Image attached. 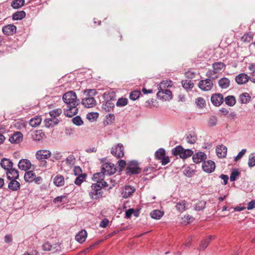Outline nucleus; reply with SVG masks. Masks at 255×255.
I'll return each mask as SVG.
<instances>
[{
	"label": "nucleus",
	"mask_w": 255,
	"mask_h": 255,
	"mask_svg": "<svg viewBox=\"0 0 255 255\" xmlns=\"http://www.w3.org/2000/svg\"><path fill=\"white\" fill-rule=\"evenodd\" d=\"M62 99L66 106L64 109V115L68 117H72L76 115L78 112L77 106L79 103L76 93L73 91L66 92L63 95Z\"/></svg>",
	"instance_id": "f257e3e1"
},
{
	"label": "nucleus",
	"mask_w": 255,
	"mask_h": 255,
	"mask_svg": "<svg viewBox=\"0 0 255 255\" xmlns=\"http://www.w3.org/2000/svg\"><path fill=\"white\" fill-rule=\"evenodd\" d=\"M172 154L174 156L179 155L181 158L186 159L193 154L191 149H184L182 146L178 145L172 149Z\"/></svg>",
	"instance_id": "f03ea898"
},
{
	"label": "nucleus",
	"mask_w": 255,
	"mask_h": 255,
	"mask_svg": "<svg viewBox=\"0 0 255 255\" xmlns=\"http://www.w3.org/2000/svg\"><path fill=\"white\" fill-rule=\"evenodd\" d=\"M103 192L98 183L93 184L89 191V196L93 199H97L102 197Z\"/></svg>",
	"instance_id": "7ed1b4c3"
},
{
	"label": "nucleus",
	"mask_w": 255,
	"mask_h": 255,
	"mask_svg": "<svg viewBox=\"0 0 255 255\" xmlns=\"http://www.w3.org/2000/svg\"><path fill=\"white\" fill-rule=\"evenodd\" d=\"M101 169L105 175H111L116 173L117 169L114 164L106 162L102 164Z\"/></svg>",
	"instance_id": "20e7f679"
},
{
	"label": "nucleus",
	"mask_w": 255,
	"mask_h": 255,
	"mask_svg": "<svg viewBox=\"0 0 255 255\" xmlns=\"http://www.w3.org/2000/svg\"><path fill=\"white\" fill-rule=\"evenodd\" d=\"M141 169L138 163L136 161H130L127 168V172L128 174H138L140 172Z\"/></svg>",
	"instance_id": "39448f33"
},
{
	"label": "nucleus",
	"mask_w": 255,
	"mask_h": 255,
	"mask_svg": "<svg viewBox=\"0 0 255 255\" xmlns=\"http://www.w3.org/2000/svg\"><path fill=\"white\" fill-rule=\"evenodd\" d=\"M213 86V82L211 79L201 80L198 83V87L202 91H208L212 89Z\"/></svg>",
	"instance_id": "423d86ee"
},
{
	"label": "nucleus",
	"mask_w": 255,
	"mask_h": 255,
	"mask_svg": "<svg viewBox=\"0 0 255 255\" xmlns=\"http://www.w3.org/2000/svg\"><path fill=\"white\" fill-rule=\"evenodd\" d=\"M111 153L115 156L118 158H121L124 156V146L122 144L119 143L111 149Z\"/></svg>",
	"instance_id": "0eeeda50"
},
{
	"label": "nucleus",
	"mask_w": 255,
	"mask_h": 255,
	"mask_svg": "<svg viewBox=\"0 0 255 255\" xmlns=\"http://www.w3.org/2000/svg\"><path fill=\"white\" fill-rule=\"evenodd\" d=\"M157 98L165 101L171 100L172 98L171 92L167 89L158 91L157 93Z\"/></svg>",
	"instance_id": "6e6552de"
},
{
	"label": "nucleus",
	"mask_w": 255,
	"mask_h": 255,
	"mask_svg": "<svg viewBox=\"0 0 255 255\" xmlns=\"http://www.w3.org/2000/svg\"><path fill=\"white\" fill-rule=\"evenodd\" d=\"M215 167L214 162L212 160L204 161L202 163V168L203 170L207 173H211L214 171Z\"/></svg>",
	"instance_id": "1a4fd4ad"
},
{
	"label": "nucleus",
	"mask_w": 255,
	"mask_h": 255,
	"mask_svg": "<svg viewBox=\"0 0 255 255\" xmlns=\"http://www.w3.org/2000/svg\"><path fill=\"white\" fill-rule=\"evenodd\" d=\"M51 155V152L48 150H39L36 152V157L38 160L49 158Z\"/></svg>",
	"instance_id": "9d476101"
},
{
	"label": "nucleus",
	"mask_w": 255,
	"mask_h": 255,
	"mask_svg": "<svg viewBox=\"0 0 255 255\" xmlns=\"http://www.w3.org/2000/svg\"><path fill=\"white\" fill-rule=\"evenodd\" d=\"M211 100L214 106H219L223 103L224 98L222 94H215L212 96Z\"/></svg>",
	"instance_id": "9b49d317"
},
{
	"label": "nucleus",
	"mask_w": 255,
	"mask_h": 255,
	"mask_svg": "<svg viewBox=\"0 0 255 255\" xmlns=\"http://www.w3.org/2000/svg\"><path fill=\"white\" fill-rule=\"evenodd\" d=\"M2 32L7 35H11L16 33V27L13 24H7L2 29Z\"/></svg>",
	"instance_id": "f8f14e48"
},
{
	"label": "nucleus",
	"mask_w": 255,
	"mask_h": 255,
	"mask_svg": "<svg viewBox=\"0 0 255 255\" xmlns=\"http://www.w3.org/2000/svg\"><path fill=\"white\" fill-rule=\"evenodd\" d=\"M250 77L245 73H241L236 76L235 80L239 85H243L247 83Z\"/></svg>",
	"instance_id": "ddd939ff"
},
{
	"label": "nucleus",
	"mask_w": 255,
	"mask_h": 255,
	"mask_svg": "<svg viewBox=\"0 0 255 255\" xmlns=\"http://www.w3.org/2000/svg\"><path fill=\"white\" fill-rule=\"evenodd\" d=\"M31 163L29 160L27 159H21L19 160L18 167L20 169L26 171L30 168Z\"/></svg>",
	"instance_id": "4468645a"
},
{
	"label": "nucleus",
	"mask_w": 255,
	"mask_h": 255,
	"mask_svg": "<svg viewBox=\"0 0 255 255\" xmlns=\"http://www.w3.org/2000/svg\"><path fill=\"white\" fill-rule=\"evenodd\" d=\"M135 191V189L131 186L126 185L123 189L122 195L124 198L130 197Z\"/></svg>",
	"instance_id": "2eb2a0df"
},
{
	"label": "nucleus",
	"mask_w": 255,
	"mask_h": 255,
	"mask_svg": "<svg viewBox=\"0 0 255 255\" xmlns=\"http://www.w3.org/2000/svg\"><path fill=\"white\" fill-rule=\"evenodd\" d=\"M192 155L193 160L194 162L196 163H201L207 158L206 154L204 152L201 151L198 152Z\"/></svg>",
	"instance_id": "dca6fc26"
},
{
	"label": "nucleus",
	"mask_w": 255,
	"mask_h": 255,
	"mask_svg": "<svg viewBox=\"0 0 255 255\" xmlns=\"http://www.w3.org/2000/svg\"><path fill=\"white\" fill-rule=\"evenodd\" d=\"M22 134L20 132L17 131L9 137V141L12 143H18L22 141Z\"/></svg>",
	"instance_id": "f3484780"
},
{
	"label": "nucleus",
	"mask_w": 255,
	"mask_h": 255,
	"mask_svg": "<svg viewBox=\"0 0 255 255\" xmlns=\"http://www.w3.org/2000/svg\"><path fill=\"white\" fill-rule=\"evenodd\" d=\"M82 104L87 108H92L96 104V101L93 97H87L83 99L82 101Z\"/></svg>",
	"instance_id": "a211bd4d"
},
{
	"label": "nucleus",
	"mask_w": 255,
	"mask_h": 255,
	"mask_svg": "<svg viewBox=\"0 0 255 255\" xmlns=\"http://www.w3.org/2000/svg\"><path fill=\"white\" fill-rule=\"evenodd\" d=\"M6 174L8 179H16L19 177L18 171L12 167L6 171Z\"/></svg>",
	"instance_id": "6ab92c4d"
},
{
	"label": "nucleus",
	"mask_w": 255,
	"mask_h": 255,
	"mask_svg": "<svg viewBox=\"0 0 255 255\" xmlns=\"http://www.w3.org/2000/svg\"><path fill=\"white\" fill-rule=\"evenodd\" d=\"M0 165L3 169L6 171L12 168L13 164L12 161L9 159L3 158L1 159Z\"/></svg>",
	"instance_id": "aec40b11"
},
{
	"label": "nucleus",
	"mask_w": 255,
	"mask_h": 255,
	"mask_svg": "<svg viewBox=\"0 0 255 255\" xmlns=\"http://www.w3.org/2000/svg\"><path fill=\"white\" fill-rule=\"evenodd\" d=\"M59 120L56 118H47L44 120L45 126L47 128L52 127L58 123Z\"/></svg>",
	"instance_id": "412c9836"
},
{
	"label": "nucleus",
	"mask_w": 255,
	"mask_h": 255,
	"mask_svg": "<svg viewBox=\"0 0 255 255\" xmlns=\"http://www.w3.org/2000/svg\"><path fill=\"white\" fill-rule=\"evenodd\" d=\"M216 150L217 156L220 158L225 157L227 154V148L223 145L217 146Z\"/></svg>",
	"instance_id": "4be33fe9"
},
{
	"label": "nucleus",
	"mask_w": 255,
	"mask_h": 255,
	"mask_svg": "<svg viewBox=\"0 0 255 255\" xmlns=\"http://www.w3.org/2000/svg\"><path fill=\"white\" fill-rule=\"evenodd\" d=\"M87 237V232L84 230H82L76 235L75 239L77 242L81 244L85 242Z\"/></svg>",
	"instance_id": "5701e85b"
},
{
	"label": "nucleus",
	"mask_w": 255,
	"mask_h": 255,
	"mask_svg": "<svg viewBox=\"0 0 255 255\" xmlns=\"http://www.w3.org/2000/svg\"><path fill=\"white\" fill-rule=\"evenodd\" d=\"M54 185L57 187H61L64 185V178L61 175H56L53 179Z\"/></svg>",
	"instance_id": "b1692460"
},
{
	"label": "nucleus",
	"mask_w": 255,
	"mask_h": 255,
	"mask_svg": "<svg viewBox=\"0 0 255 255\" xmlns=\"http://www.w3.org/2000/svg\"><path fill=\"white\" fill-rule=\"evenodd\" d=\"M215 238L214 236H208L203 241H202L200 245V250H204L208 246L212 239Z\"/></svg>",
	"instance_id": "393cba45"
},
{
	"label": "nucleus",
	"mask_w": 255,
	"mask_h": 255,
	"mask_svg": "<svg viewBox=\"0 0 255 255\" xmlns=\"http://www.w3.org/2000/svg\"><path fill=\"white\" fill-rule=\"evenodd\" d=\"M213 72L214 74L219 73L225 67V65L221 62H215L213 64Z\"/></svg>",
	"instance_id": "a878e982"
},
{
	"label": "nucleus",
	"mask_w": 255,
	"mask_h": 255,
	"mask_svg": "<svg viewBox=\"0 0 255 255\" xmlns=\"http://www.w3.org/2000/svg\"><path fill=\"white\" fill-rule=\"evenodd\" d=\"M10 180L8 185V187L9 189L12 191H16L19 189L20 183L16 179H10Z\"/></svg>",
	"instance_id": "bb28decb"
},
{
	"label": "nucleus",
	"mask_w": 255,
	"mask_h": 255,
	"mask_svg": "<svg viewBox=\"0 0 255 255\" xmlns=\"http://www.w3.org/2000/svg\"><path fill=\"white\" fill-rule=\"evenodd\" d=\"M218 84L221 88L226 89L230 86V81L228 78L224 77L219 81Z\"/></svg>",
	"instance_id": "cd10ccee"
},
{
	"label": "nucleus",
	"mask_w": 255,
	"mask_h": 255,
	"mask_svg": "<svg viewBox=\"0 0 255 255\" xmlns=\"http://www.w3.org/2000/svg\"><path fill=\"white\" fill-rule=\"evenodd\" d=\"M35 176L36 175L33 171H27L24 174V179L25 181L30 182L34 181Z\"/></svg>",
	"instance_id": "c85d7f7f"
},
{
	"label": "nucleus",
	"mask_w": 255,
	"mask_h": 255,
	"mask_svg": "<svg viewBox=\"0 0 255 255\" xmlns=\"http://www.w3.org/2000/svg\"><path fill=\"white\" fill-rule=\"evenodd\" d=\"M175 207L179 212H183L187 209L186 201L185 200L180 201L176 203Z\"/></svg>",
	"instance_id": "c756f323"
},
{
	"label": "nucleus",
	"mask_w": 255,
	"mask_h": 255,
	"mask_svg": "<svg viewBox=\"0 0 255 255\" xmlns=\"http://www.w3.org/2000/svg\"><path fill=\"white\" fill-rule=\"evenodd\" d=\"M152 218L156 220L160 219L163 215V212L159 210H154L150 214Z\"/></svg>",
	"instance_id": "7c9ffc66"
},
{
	"label": "nucleus",
	"mask_w": 255,
	"mask_h": 255,
	"mask_svg": "<svg viewBox=\"0 0 255 255\" xmlns=\"http://www.w3.org/2000/svg\"><path fill=\"white\" fill-rule=\"evenodd\" d=\"M114 103L110 100L107 101L105 104L103 105L102 108L106 112H109L114 107Z\"/></svg>",
	"instance_id": "2f4dec72"
},
{
	"label": "nucleus",
	"mask_w": 255,
	"mask_h": 255,
	"mask_svg": "<svg viewBox=\"0 0 255 255\" xmlns=\"http://www.w3.org/2000/svg\"><path fill=\"white\" fill-rule=\"evenodd\" d=\"M251 99V96L247 93H244L240 96V101L242 104H247L250 101Z\"/></svg>",
	"instance_id": "473e14b6"
},
{
	"label": "nucleus",
	"mask_w": 255,
	"mask_h": 255,
	"mask_svg": "<svg viewBox=\"0 0 255 255\" xmlns=\"http://www.w3.org/2000/svg\"><path fill=\"white\" fill-rule=\"evenodd\" d=\"M42 121V118L40 116H36L31 119L29 121V125L32 127H36L39 125Z\"/></svg>",
	"instance_id": "72a5a7b5"
},
{
	"label": "nucleus",
	"mask_w": 255,
	"mask_h": 255,
	"mask_svg": "<svg viewBox=\"0 0 255 255\" xmlns=\"http://www.w3.org/2000/svg\"><path fill=\"white\" fill-rule=\"evenodd\" d=\"M105 174L102 171L100 172H97L96 173H95L93 175V180L95 181H96L97 183H99L100 182V181H102L104 180L105 177Z\"/></svg>",
	"instance_id": "f704fd0d"
},
{
	"label": "nucleus",
	"mask_w": 255,
	"mask_h": 255,
	"mask_svg": "<svg viewBox=\"0 0 255 255\" xmlns=\"http://www.w3.org/2000/svg\"><path fill=\"white\" fill-rule=\"evenodd\" d=\"M25 12L24 11H17L12 15V19L13 20H21L25 17Z\"/></svg>",
	"instance_id": "c9c22d12"
},
{
	"label": "nucleus",
	"mask_w": 255,
	"mask_h": 255,
	"mask_svg": "<svg viewBox=\"0 0 255 255\" xmlns=\"http://www.w3.org/2000/svg\"><path fill=\"white\" fill-rule=\"evenodd\" d=\"M172 82L171 81H163L158 85V90H162L163 89H167V88L172 86Z\"/></svg>",
	"instance_id": "e433bc0d"
},
{
	"label": "nucleus",
	"mask_w": 255,
	"mask_h": 255,
	"mask_svg": "<svg viewBox=\"0 0 255 255\" xmlns=\"http://www.w3.org/2000/svg\"><path fill=\"white\" fill-rule=\"evenodd\" d=\"M87 175L85 173L81 174L78 176L74 181V183L80 186L85 180L86 178Z\"/></svg>",
	"instance_id": "4c0bfd02"
},
{
	"label": "nucleus",
	"mask_w": 255,
	"mask_h": 255,
	"mask_svg": "<svg viewBox=\"0 0 255 255\" xmlns=\"http://www.w3.org/2000/svg\"><path fill=\"white\" fill-rule=\"evenodd\" d=\"M225 103L229 106H233L236 102L235 97L233 96H228L225 99Z\"/></svg>",
	"instance_id": "58836bf2"
},
{
	"label": "nucleus",
	"mask_w": 255,
	"mask_h": 255,
	"mask_svg": "<svg viewBox=\"0 0 255 255\" xmlns=\"http://www.w3.org/2000/svg\"><path fill=\"white\" fill-rule=\"evenodd\" d=\"M24 0H14L11 4V6L15 9L19 8L24 4Z\"/></svg>",
	"instance_id": "ea45409f"
},
{
	"label": "nucleus",
	"mask_w": 255,
	"mask_h": 255,
	"mask_svg": "<svg viewBox=\"0 0 255 255\" xmlns=\"http://www.w3.org/2000/svg\"><path fill=\"white\" fill-rule=\"evenodd\" d=\"M165 155V151L163 148H160L155 153V156L157 159L160 160Z\"/></svg>",
	"instance_id": "a19ab883"
},
{
	"label": "nucleus",
	"mask_w": 255,
	"mask_h": 255,
	"mask_svg": "<svg viewBox=\"0 0 255 255\" xmlns=\"http://www.w3.org/2000/svg\"><path fill=\"white\" fill-rule=\"evenodd\" d=\"M183 87L186 89H190L193 87L194 84L191 80H185L182 81Z\"/></svg>",
	"instance_id": "79ce46f5"
},
{
	"label": "nucleus",
	"mask_w": 255,
	"mask_h": 255,
	"mask_svg": "<svg viewBox=\"0 0 255 255\" xmlns=\"http://www.w3.org/2000/svg\"><path fill=\"white\" fill-rule=\"evenodd\" d=\"M248 164L250 167L255 166V153H252L249 155Z\"/></svg>",
	"instance_id": "37998d69"
},
{
	"label": "nucleus",
	"mask_w": 255,
	"mask_h": 255,
	"mask_svg": "<svg viewBox=\"0 0 255 255\" xmlns=\"http://www.w3.org/2000/svg\"><path fill=\"white\" fill-rule=\"evenodd\" d=\"M218 119L216 116L211 117L208 121V125L209 127H214L217 124Z\"/></svg>",
	"instance_id": "c03bdc74"
},
{
	"label": "nucleus",
	"mask_w": 255,
	"mask_h": 255,
	"mask_svg": "<svg viewBox=\"0 0 255 255\" xmlns=\"http://www.w3.org/2000/svg\"><path fill=\"white\" fill-rule=\"evenodd\" d=\"M62 113V110L60 109H56L53 110L49 112V116L51 117L56 118L57 116L60 115Z\"/></svg>",
	"instance_id": "a18cd8bd"
},
{
	"label": "nucleus",
	"mask_w": 255,
	"mask_h": 255,
	"mask_svg": "<svg viewBox=\"0 0 255 255\" xmlns=\"http://www.w3.org/2000/svg\"><path fill=\"white\" fill-rule=\"evenodd\" d=\"M195 102L197 106L200 108H203L206 106V101L203 98L199 97L197 98Z\"/></svg>",
	"instance_id": "49530a36"
},
{
	"label": "nucleus",
	"mask_w": 255,
	"mask_h": 255,
	"mask_svg": "<svg viewBox=\"0 0 255 255\" xmlns=\"http://www.w3.org/2000/svg\"><path fill=\"white\" fill-rule=\"evenodd\" d=\"M99 116V114L96 112L89 113L87 115L86 118L89 121H95Z\"/></svg>",
	"instance_id": "de8ad7c7"
},
{
	"label": "nucleus",
	"mask_w": 255,
	"mask_h": 255,
	"mask_svg": "<svg viewBox=\"0 0 255 255\" xmlns=\"http://www.w3.org/2000/svg\"><path fill=\"white\" fill-rule=\"evenodd\" d=\"M75 158L74 157L73 155H72L68 156L65 160L66 164L68 166H71L74 165L75 164Z\"/></svg>",
	"instance_id": "09e8293b"
},
{
	"label": "nucleus",
	"mask_w": 255,
	"mask_h": 255,
	"mask_svg": "<svg viewBox=\"0 0 255 255\" xmlns=\"http://www.w3.org/2000/svg\"><path fill=\"white\" fill-rule=\"evenodd\" d=\"M128 100L127 98L119 99L116 104L117 107H123L128 104Z\"/></svg>",
	"instance_id": "8fccbe9b"
},
{
	"label": "nucleus",
	"mask_w": 255,
	"mask_h": 255,
	"mask_svg": "<svg viewBox=\"0 0 255 255\" xmlns=\"http://www.w3.org/2000/svg\"><path fill=\"white\" fill-rule=\"evenodd\" d=\"M140 92L139 91H134L131 92L129 98L131 100L134 101L137 99L140 96Z\"/></svg>",
	"instance_id": "3c124183"
},
{
	"label": "nucleus",
	"mask_w": 255,
	"mask_h": 255,
	"mask_svg": "<svg viewBox=\"0 0 255 255\" xmlns=\"http://www.w3.org/2000/svg\"><path fill=\"white\" fill-rule=\"evenodd\" d=\"M186 141L190 144H194L197 140V137L195 135L189 134L186 137Z\"/></svg>",
	"instance_id": "603ef678"
},
{
	"label": "nucleus",
	"mask_w": 255,
	"mask_h": 255,
	"mask_svg": "<svg viewBox=\"0 0 255 255\" xmlns=\"http://www.w3.org/2000/svg\"><path fill=\"white\" fill-rule=\"evenodd\" d=\"M240 172L236 169H234L230 176L231 181H234L236 180L237 177L239 175Z\"/></svg>",
	"instance_id": "864d4df0"
},
{
	"label": "nucleus",
	"mask_w": 255,
	"mask_h": 255,
	"mask_svg": "<svg viewBox=\"0 0 255 255\" xmlns=\"http://www.w3.org/2000/svg\"><path fill=\"white\" fill-rule=\"evenodd\" d=\"M72 122L76 126H81L83 124V122L80 116H76L72 119Z\"/></svg>",
	"instance_id": "5fc2aeb1"
},
{
	"label": "nucleus",
	"mask_w": 255,
	"mask_h": 255,
	"mask_svg": "<svg viewBox=\"0 0 255 255\" xmlns=\"http://www.w3.org/2000/svg\"><path fill=\"white\" fill-rule=\"evenodd\" d=\"M205 204L206 203L205 202L200 201L196 204L195 206V209L197 211H200L204 208Z\"/></svg>",
	"instance_id": "6e6d98bb"
},
{
	"label": "nucleus",
	"mask_w": 255,
	"mask_h": 255,
	"mask_svg": "<svg viewBox=\"0 0 255 255\" xmlns=\"http://www.w3.org/2000/svg\"><path fill=\"white\" fill-rule=\"evenodd\" d=\"M247 152L246 149H243L238 154V155L235 157V161H237L239 160H240L246 153Z\"/></svg>",
	"instance_id": "4d7b16f0"
},
{
	"label": "nucleus",
	"mask_w": 255,
	"mask_h": 255,
	"mask_svg": "<svg viewBox=\"0 0 255 255\" xmlns=\"http://www.w3.org/2000/svg\"><path fill=\"white\" fill-rule=\"evenodd\" d=\"M85 93H87L88 97H91L97 94V92L95 89H88L85 91Z\"/></svg>",
	"instance_id": "13d9d810"
},
{
	"label": "nucleus",
	"mask_w": 255,
	"mask_h": 255,
	"mask_svg": "<svg viewBox=\"0 0 255 255\" xmlns=\"http://www.w3.org/2000/svg\"><path fill=\"white\" fill-rule=\"evenodd\" d=\"M43 249L45 251H50L52 250V246L49 243H45L42 246Z\"/></svg>",
	"instance_id": "bf43d9fd"
},
{
	"label": "nucleus",
	"mask_w": 255,
	"mask_h": 255,
	"mask_svg": "<svg viewBox=\"0 0 255 255\" xmlns=\"http://www.w3.org/2000/svg\"><path fill=\"white\" fill-rule=\"evenodd\" d=\"M115 119V115L112 114H109L106 116V119L108 124H109L110 122H112V121H114Z\"/></svg>",
	"instance_id": "052dcab7"
},
{
	"label": "nucleus",
	"mask_w": 255,
	"mask_h": 255,
	"mask_svg": "<svg viewBox=\"0 0 255 255\" xmlns=\"http://www.w3.org/2000/svg\"><path fill=\"white\" fill-rule=\"evenodd\" d=\"M161 164L163 165H165L170 162V159L168 156H164L163 158L161 159Z\"/></svg>",
	"instance_id": "680f3d73"
},
{
	"label": "nucleus",
	"mask_w": 255,
	"mask_h": 255,
	"mask_svg": "<svg viewBox=\"0 0 255 255\" xmlns=\"http://www.w3.org/2000/svg\"><path fill=\"white\" fill-rule=\"evenodd\" d=\"M73 172L74 174L77 176L81 175L82 173V169L79 166H75L74 168Z\"/></svg>",
	"instance_id": "e2e57ef3"
},
{
	"label": "nucleus",
	"mask_w": 255,
	"mask_h": 255,
	"mask_svg": "<svg viewBox=\"0 0 255 255\" xmlns=\"http://www.w3.org/2000/svg\"><path fill=\"white\" fill-rule=\"evenodd\" d=\"M109 223V221L107 219H103L100 223V226L102 228H106Z\"/></svg>",
	"instance_id": "0e129e2a"
},
{
	"label": "nucleus",
	"mask_w": 255,
	"mask_h": 255,
	"mask_svg": "<svg viewBox=\"0 0 255 255\" xmlns=\"http://www.w3.org/2000/svg\"><path fill=\"white\" fill-rule=\"evenodd\" d=\"M252 37L249 34H245L242 37V40L246 42L250 41L252 40Z\"/></svg>",
	"instance_id": "69168bd1"
},
{
	"label": "nucleus",
	"mask_w": 255,
	"mask_h": 255,
	"mask_svg": "<svg viewBox=\"0 0 255 255\" xmlns=\"http://www.w3.org/2000/svg\"><path fill=\"white\" fill-rule=\"evenodd\" d=\"M65 198H66L65 196H58V197H57L56 198H55L53 200V202L55 203H61L63 201V199H65Z\"/></svg>",
	"instance_id": "338daca9"
},
{
	"label": "nucleus",
	"mask_w": 255,
	"mask_h": 255,
	"mask_svg": "<svg viewBox=\"0 0 255 255\" xmlns=\"http://www.w3.org/2000/svg\"><path fill=\"white\" fill-rule=\"evenodd\" d=\"M255 208V200H252L248 203L247 209L248 210H252Z\"/></svg>",
	"instance_id": "774afa93"
}]
</instances>
